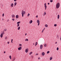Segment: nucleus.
Listing matches in <instances>:
<instances>
[{
    "label": "nucleus",
    "instance_id": "obj_26",
    "mask_svg": "<svg viewBox=\"0 0 61 61\" xmlns=\"http://www.w3.org/2000/svg\"><path fill=\"white\" fill-rule=\"evenodd\" d=\"M44 46H45V47H46V44H45L44 45Z\"/></svg>",
    "mask_w": 61,
    "mask_h": 61
},
{
    "label": "nucleus",
    "instance_id": "obj_52",
    "mask_svg": "<svg viewBox=\"0 0 61 61\" xmlns=\"http://www.w3.org/2000/svg\"><path fill=\"white\" fill-rule=\"evenodd\" d=\"M48 5H49V3H48Z\"/></svg>",
    "mask_w": 61,
    "mask_h": 61
},
{
    "label": "nucleus",
    "instance_id": "obj_7",
    "mask_svg": "<svg viewBox=\"0 0 61 61\" xmlns=\"http://www.w3.org/2000/svg\"><path fill=\"white\" fill-rule=\"evenodd\" d=\"M43 48V45H41L40 46V49H42V48Z\"/></svg>",
    "mask_w": 61,
    "mask_h": 61
},
{
    "label": "nucleus",
    "instance_id": "obj_35",
    "mask_svg": "<svg viewBox=\"0 0 61 61\" xmlns=\"http://www.w3.org/2000/svg\"><path fill=\"white\" fill-rule=\"evenodd\" d=\"M59 49V48L58 47H57V50H58Z\"/></svg>",
    "mask_w": 61,
    "mask_h": 61
},
{
    "label": "nucleus",
    "instance_id": "obj_46",
    "mask_svg": "<svg viewBox=\"0 0 61 61\" xmlns=\"http://www.w3.org/2000/svg\"><path fill=\"white\" fill-rule=\"evenodd\" d=\"M5 53H6L5 51L4 52V54H5Z\"/></svg>",
    "mask_w": 61,
    "mask_h": 61
},
{
    "label": "nucleus",
    "instance_id": "obj_5",
    "mask_svg": "<svg viewBox=\"0 0 61 61\" xmlns=\"http://www.w3.org/2000/svg\"><path fill=\"white\" fill-rule=\"evenodd\" d=\"M14 6V4L11 3L10 4V6L11 7H13Z\"/></svg>",
    "mask_w": 61,
    "mask_h": 61
},
{
    "label": "nucleus",
    "instance_id": "obj_42",
    "mask_svg": "<svg viewBox=\"0 0 61 61\" xmlns=\"http://www.w3.org/2000/svg\"><path fill=\"white\" fill-rule=\"evenodd\" d=\"M5 39H7V37H5Z\"/></svg>",
    "mask_w": 61,
    "mask_h": 61
},
{
    "label": "nucleus",
    "instance_id": "obj_25",
    "mask_svg": "<svg viewBox=\"0 0 61 61\" xmlns=\"http://www.w3.org/2000/svg\"><path fill=\"white\" fill-rule=\"evenodd\" d=\"M12 17L13 18H14V17H15V15H12Z\"/></svg>",
    "mask_w": 61,
    "mask_h": 61
},
{
    "label": "nucleus",
    "instance_id": "obj_27",
    "mask_svg": "<svg viewBox=\"0 0 61 61\" xmlns=\"http://www.w3.org/2000/svg\"><path fill=\"white\" fill-rule=\"evenodd\" d=\"M32 53L33 52H31L30 53L29 55H31V54H32Z\"/></svg>",
    "mask_w": 61,
    "mask_h": 61
},
{
    "label": "nucleus",
    "instance_id": "obj_45",
    "mask_svg": "<svg viewBox=\"0 0 61 61\" xmlns=\"http://www.w3.org/2000/svg\"><path fill=\"white\" fill-rule=\"evenodd\" d=\"M9 44V41L8 42V44Z\"/></svg>",
    "mask_w": 61,
    "mask_h": 61
},
{
    "label": "nucleus",
    "instance_id": "obj_9",
    "mask_svg": "<svg viewBox=\"0 0 61 61\" xmlns=\"http://www.w3.org/2000/svg\"><path fill=\"white\" fill-rule=\"evenodd\" d=\"M3 34L2 33L0 35V37H1V38L3 37Z\"/></svg>",
    "mask_w": 61,
    "mask_h": 61
},
{
    "label": "nucleus",
    "instance_id": "obj_39",
    "mask_svg": "<svg viewBox=\"0 0 61 61\" xmlns=\"http://www.w3.org/2000/svg\"><path fill=\"white\" fill-rule=\"evenodd\" d=\"M5 15L4 14V13H3L2 14V16H4V15Z\"/></svg>",
    "mask_w": 61,
    "mask_h": 61
},
{
    "label": "nucleus",
    "instance_id": "obj_18",
    "mask_svg": "<svg viewBox=\"0 0 61 61\" xmlns=\"http://www.w3.org/2000/svg\"><path fill=\"white\" fill-rule=\"evenodd\" d=\"M59 38V37L58 36V35H57V39H58Z\"/></svg>",
    "mask_w": 61,
    "mask_h": 61
},
{
    "label": "nucleus",
    "instance_id": "obj_14",
    "mask_svg": "<svg viewBox=\"0 0 61 61\" xmlns=\"http://www.w3.org/2000/svg\"><path fill=\"white\" fill-rule=\"evenodd\" d=\"M59 17H60V16L59 15H58L57 19H59Z\"/></svg>",
    "mask_w": 61,
    "mask_h": 61
},
{
    "label": "nucleus",
    "instance_id": "obj_21",
    "mask_svg": "<svg viewBox=\"0 0 61 61\" xmlns=\"http://www.w3.org/2000/svg\"><path fill=\"white\" fill-rule=\"evenodd\" d=\"M37 44H38V43L37 42H36V44L35 45V46H37Z\"/></svg>",
    "mask_w": 61,
    "mask_h": 61
},
{
    "label": "nucleus",
    "instance_id": "obj_53",
    "mask_svg": "<svg viewBox=\"0 0 61 61\" xmlns=\"http://www.w3.org/2000/svg\"><path fill=\"white\" fill-rule=\"evenodd\" d=\"M60 40H61V36Z\"/></svg>",
    "mask_w": 61,
    "mask_h": 61
},
{
    "label": "nucleus",
    "instance_id": "obj_44",
    "mask_svg": "<svg viewBox=\"0 0 61 61\" xmlns=\"http://www.w3.org/2000/svg\"><path fill=\"white\" fill-rule=\"evenodd\" d=\"M36 17L37 18V17H38V15H37L36 16Z\"/></svg>",
    "mask_w": 61,
    "mask_h": 61
},
{
    "label": "nucleus",
    "instance_id": "obj_38",
    "mask_svg": "<svg viewBox=\"0 0 61 61\" xmlns=\"http://www.w3.org/2000/svg\"><path fill=\"white\" fill-rule=\"evenodd\" d=\"M31 57L32 58H33V56L32 55L31 56Z\"/></svg>",
    "mask_w": 61,
    "mask_h": 61
},
{
    "label": "nucleus",
    "instance_id": "obj_6",
    "mask_svg": "<svg viewBox=\"0 0 61 61\" xmlns=\"http://www.w3.org/2000/svg\"><path fill=\"white\" fill-rule=\"evenodd\" d=\"M18 49L19 50H21L22 49V47H20L18 48Z\"/></svg>",
    "mask_w": 61,
    "mask_h": 61
},
{
    "label": "nucleus",
    "instance_id": "obj_50",
    "mask_svg": "<svg viewBox=\"0 0 61 61\" xmlns=\"http://www.w3.org/2000/svg\"><path fill=\"white\" fill-rule=\"evenodd\" d=\"M57 42H56L55 43V44H57Z\"/></svg>",
    "mask_w": 61,
    "mask_h": 61
},
{
    "label": "nucleus",
    "instance_id": "obj_33",
    "mask_svg": "<svg viewBox=\"0 0 61 61\" xmlns=\"http://www.w3.org/2000/svg\"><path fill=\"white\" fill-rule=\"evenodd\" d=\"M19 25H20L19 24H17V27H19Z\"/></svg>",
    "mask_w": 61,
    "mask_h": 61
},
{
    "label": "nucleus",
    "instance_id": "obj_34",
    "mask_svg": "<svg viewBox=\"0 0 61 61\" xmlns=\"http://www.w3.org/2000/svg\"><path fill=\"white\" fill-rule=\"evenodd\" d=\"M13 39H12L11 40V42L12 43H13Z\"/></svg>",
    "mask_w": 61,
    "mask_h": 61
},
{
    "label": "nucleus",
    "instance_id": "obj_41",
    "mask_svg": "<svg viewBox=\"0 0 61 61\" xmlns=\"http://www.w3.org/2000/svg\"><path fill=\"white\" fill-rule=\"evenodd\" d=\"M12 20L13 21H15V19H13Z\"/></svg>",
    "mask_w": 61,
    "mask_h": 61
},
{
    "label": "nucleus",
    "instance_id": "obj_32",
    "mask_svg": "<svg viewBox=\"0 0 61 61\" xmlns=\"http://www.w3.org/2000/svg\"><path fill=\"white\" fill-rule=\"evenodd\" d=\"M56 25H56V24H55L54 25V26H56Z\"/></svg>",
    "mask_w": 61,
    "mask_h": 61
},
{
    "label": "nucleus",
    "instance_id": "obj_10",
    "mask_svg": "<svg viewBox=\"0 0 61 61\" xmlns=\"http://www.w3.org/2000/svg\"><path fill=\"white\" fill-rule=\"evenodd\" d=\"M33 22V21L32 20H31L30 21H29L30 24H32V23Z\"/></svg>",
    "mask_w": 61,
    "mask_h": 61
},
{
    "label": "nucleus",
    "instance_id": "obj_40",
    "mask_svg": "<svg viewBox=\"0 0 61 61\" xmlns=\"http://www.w3.org/2000/svg\"><path fill=\"white\" fill-rule=\"evenodd\" d=\"M20 46H22V44H20Z\"/></svg>",
    "mask_w": 61,
    "mask_h": 61
},
{
    "label": "nucleus",
    "instance_id": "obj_55",
    "mask_svg": "<svg viewBox=\"0 0 61 61\" xmlns=\"http://www.w3.org/2000/svg\"><path fill=\"white\" fill-rule=\"evenodd\" d=\"M2 21H3L4 20V19H2Z\"/></svg>",
    "mask_w": 61,
    "mask_h": 61
},
{
    "label": "nucleus",
    "instance_id": "obj_16",
    "mask_svg": "<svg viewBox=\"0 0 61 61\" xmlns=\"http://www.w3.org/2000/svg\"><path fill=\"white\" fill-rule=\"evenodd\" d=\"M45 30V28H44V29L42 30V33H43V32H44V30Z\"/></svg>",
    "mask_w": 61,
    "mask_h": 61
},
{
    "label": "nucleus",
    "instance_id": "obj_11",
    "mask_svg": "<svg viewBox=\"0 0 61 61\" xmlns=\"http://www.w3.org/2000/svg\"><path fill=\"white\" fill-rule=\"evenodd\" d=\"M45 54V53L44 52H43L42 53V56H44Z\"/></svg>",
    "mask_w": 61,
    "mask_h": 61
},
{
    "label": "nucleus",
    "instance_id": "obj_47",
    "mask_svg": "<svg viewBox=\"0 0 61 61\" xmlns=\"http://www.w3.org/2000/svg\"><path fill=\"white\" fill-rule=\"evenodd\" d=\"M14 1L15 2V1H16V0H14Z\"/></svg>",
    "mask_w": 61,
    "mask_h": 61
},
{
    "label": "nucleus",
    "instance_id": "obj_29",
    "mask_svg": "<svg viewBox=\"0 0 61 61\" xmlns=\"http://www.w3.org/2000/svg\"><path fill=\"white\" fill-rule=\"evenodd\" d=\"M49 53H50V51H47V54H49Z\"/></svg>",
    "mask_w": 61,
    "mask_h": 61
},
{
    "label": "nucleus",
    "instance_id": "obj_30",
    "mask_svg": "<svg viewBox=\"0 0 61 61\" xmlns=\"http://www.w3.org/2000/svg\"><path fill=\"white\" fill-rule=\"evenodd\" d=\"M53 2V0H50V2Z\"/></svg>",
    "mask_w": 61,
    "mask_h": 61
},
{
    "label": "nucleus",
    "instance_id": "obj_4",
    "mask_svg": "<svg viewBox=\"0 0 61 61\" xmlns=\"http://www.w3.org/2000/svg\"><path fill=\"white\" fill-rule=\"evenodd\" d=\"M44 5V7H45V10H46V8L47 7V6H46V3H45Z\"/></svg>",
    "mask_w": 61,
    "mask_h": 61
},
{
    "label": "nucleus",
    "instance_id": "obj_22",
    "mask_svg": "<svg viewBox=\"0 0 61 61\" xmlns=\"http://www.w3.org/2000/svg\"><path fill=\"white\" fill-rule=\"evenodd\" d=\"M9 57L10 58V60H11V59H12V58H11V56H9Z\"/></svg>",
    "mask_w": 61,
    "mask_h": 61
},
{
    "label": "nucleus",
    "instance_id": "obj_19",
    "mask_svg": "<svg viewBox=\"0 0 61 61\" xmlns=\"http://www.w3.org/2000/svg\"><path fill=\"white\" fill-rule=\"evenodd\" d=\"M15 58H13V60H12V61H15Z\"/></svg>",
    "mask_w": 61,
    "mask_h": 61
},
{
    "label": "nucleus",
    "instance_id": "obj_2",
    "mask_svg": "<svg viewBox=\"0 0 61 61\" xmlns=\"http://www.w3.org/2000/svg\"><path fill=\"white\" fill-rule=\"evenodd\" d=\"M25 11H24L23 10H22L21 11V14L22 17L24 16V14L25 15Z\"/></svg>",
    "mask_w": 61,
    "mask_h": 61
},
{
    "label": "nucleus",
    "instance_id": "obj_51",
    "mask_svg": "<svg viewBox=\"0 0 61 61\" xmlns=\"http://www.w3.org/2000/svg\"><path fill=\"white\" fill-rule=\"evenodd\" d=\"M26 35H27V33H25V36H26Z\"/></svg>",
    "mask_w": 61,
    "mask_h": 61
},
{
    "label": "nucleus",
    "instance_id": "obj_23",
    "mask_svg": "<svg viewBox=\"0 0 61 61\" xmlns=\"http://www.w3.org/2000/svg\"><path fill=\"white\" fill-rule=\"evenodd\" d=\"M21 23V22L20 21L19 22H17V24H20Z\"/></svg>",
    "mask_w": 61,
    "mask_h": 61
},
{
    "label": "nucleus",
    "instance_id": "obj_31",
    "mask_svg": "<svg viewBox=\"0 0 61 61\" xmlns=\"http://www.w3.org/2000/svg\"><path fill=\"white\" fill-rule=\"evenodd\" d=\"M30 15V14L29 13L27 15V16L28 17Z\"/></svg>",
    "mask_w": 61,
    "mask_h": 61
},
{
    "label": "nucleus",
    "instance_id": "obj_49",
    "mask_svg": "<svg viewBox=\"0 0 61 61\" xmlns=\"http://www.w3.org/2000/svg\"><path fill=\"white\" fill-rule=\"evenodd\" d=\"M3 34H5V33L4 32H3Z\"/></svg>",
    "mask_w": 61,
    "mask_h": 61
},
{
    "label": "nucleus",
    "instance_id": "obj_12",
    "mask_svg": "<svg viewBox=\"0 0 61 61\" xmlns=\"http://www.w3.org/2000/svg\"><path fill=\"white\" fill-rule=\"evenodd\" d=\"M46 15V12L45 11L44 12V13L43 14V15L45 16Z\"/></svg>",
    "mask_w": 61,
    "mask_h": 61
},
{
    "label": "nucleus",
    "instance_id": "obj_37",
    "mask_svg": "<svg viewBox=\"0 0 61 61\" xmlns=\"http://www.w3.org/2000/svg\"><path fill=\"white\" fill-rule=\"evenodd\" d=\"M7 30H6V29H4V30L5 31H6Z\"/></svg>",
    "mask_w": 61,
    "mask_h": 61
},
{
    "label": "nucleus",
    "instance_id": "obj_17",
    "mask_svg": "<svg viewBox=\"0 0 61 61\" xmlns=\"http://www.w3.org/2000/svg\"><path fill=\"white\" fill-rule=\"evenodd\" d=\"M20 27L19 26L18 28L17 29L18 30H20Z\"/></svg>",
    "mask_w": 61,
    "mask_h": 61
},
{
    "label": "nucleus",
    "instance_id": "obj_8",
    "mask_svg": "<svg viewBox=\"0 0 61 61\" xmlns=\"http://www.w3.org/2000/svg\"><path fill=\"white\" fill-rule=\"evenodd\" d=\"M28 51V49H26L25 52L26 53H27Z\"/></svg>",
    "mask_w": 61,
    "mask_h": 61
},
{
    "label": "nucleus",
    "instance_id": "obj_3",
    "mask_svg": "<svg viewBox=\"0 0 61 61\" xmlns=\"http://www.w3.org/2000/svg\"><path fill=\"white\" fill-rule=\"evenodd\" d=\"M37 23H38V26H39V25H40V21L38 20H37Z\"/></svg>",
    "mask_w": 61,
    "mask_h": 61
},
{
    "label": "nucleus",
    "instance_id": "obj_54",
    "mask_svg": "<svg viewBox=\"0 0 61 61\" xmlns=\"http://www.w3.org/2000/svg\"><path fill=\"white\" fill-rule=\"evenodd\" d=\"M33 45H35V43H33Z\"/></svg>",
    "mask_w": 61,
    "mask_h": 61
},
{
    "label": "nucleus",
    "instance_id": "obj_48",
    "mask_svg": "<svg viewBox=\"0 0 61 61\" xmlns=\"http://www.w3.org/2000/svg\"><path fill=\"white\" fill-rule=\"evenodd\" d=\"M40 59V58L39 57V58H38V59Z\"/></svg>",
    "mask_w": 61,
    "mask_h": 61
},
{
    "label": "nucleus",
    "instance_id": "obj_43",
    "mask_svg": "<svg viewBox=\"0 0 61 61\" xmlns=\"http://www.w3.org/2000/svg\"><path fill=\"white\" fill-rule=\"evenodd\" d=\"M9 19H8L7 20V22H9Z\"/></svg>",
    "mask_w": 61,
    "mask_h": 61
},
{
    "label": "nucleus",
    "instance_id": "obj_36",
    "mask_svg": "<svg viewBox=\"0 0 61 61\" xmlns=\"http://www.w3.org/2000/svg\"><path fill=\"white\" fill-rule=\"evenodd\" d=\"M38 55V53H36V54L35 55L36 56H37Z\"/></svg>",
    "mask_w": 61,
    "mask_h": 61
},
{
    "label": "nucleus",
    "instance_id": "obj_1",
    "mask_svg": "<svg viewBox=\"0 0 61 61\" xmlns=\"http://www.w3.org/2000/svg\"><path fill=\"white\" fill-rule=\"evenodd\" d=\"M60 6V3H58L56 5V8H57V9H58L59 8V7Z\"/></svg>",
    "mask_w": 61,
    "mask_h": 61
},
{
    "label": "nucleus",
    "instance_id": "obj_20",
    "mask_svg": "<svg viewBox=\"0 0 61 61\" xmlns=\"http://www.w3.org/2000/svg\"><path fill=\"white\" fill-rule=\"evenodd\" d=\"M16 18H18V15H17L16 16Z\"/></svg>",
    "mask_w": 61,
    "mask_h": 61
},
{
    "label": "nucleus",
    "instance_id": "obj_13",
    "mask_svg": "<svg viewBox=\"0 0 61 61\" xmlns=\"http://www.w3.org/2000/svg\"><path fill=\"white\" fill-rule=\"evenodd\" d=\"M17 4V3H16V2H15L14 3V6H15V5H16Z\"/></svg>",
    "mask_w": 61,
    "mask_h": 61
},
{
    "label": "nucleus",
    "instance_id": "obj_15",
    "mask_svg": "<svg viewBox=\"0 0 61 61\" xmlns=\"http://www.w3.org/2000/svg\"><path fill=\"white\" fill-rule=\"evenodd\" d=\"M45 26L46 27H48V25H47V24H46L45 25Z\"/></svg>",
    "mask_w": 61,
    "mask_h": 61
},
{
    "label": "nucleus",
    "instance_id": "obj_28",
    "mask_svg": "<svg viewBox=\"0 0 61 61\" xmlns=\"http://www.w3.org/2000/svg\"><path fill=\"white\" fill-rule=\"evenodd\" d=\"M25 41H28V39H25Z\"/></svg>",
    "mask_w": 61,
    "mask_h": 61
},
{
    "label": "nucleus",
    "instance_id": "obj_24",
    "mask_svg": "<svg viewBox=\"0 0 61 61\" xmlns=\"http://www.w3.org/2000/svg\"><path fill=\"white\" fill-rule=\"evenodd\" d=\"M52 57H50V60H52Z\"/></svg>",
    "mask_w": 61,
    "mask_h": 61
}]
</instances>
